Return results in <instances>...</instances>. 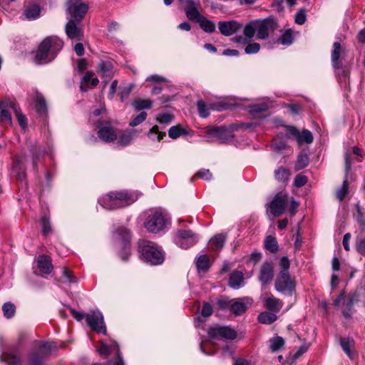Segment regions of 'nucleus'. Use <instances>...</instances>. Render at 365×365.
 <instances>
[{"label": "nucleus", "instance_id": "5", "mask_svg": "<svg viewBox=\"0 0 365 365\" xmlns=\"http://www.w3.org/2000/svg\"><path fill=\"white\" fill-rule=\"evenodd\" d=\"M169 222L168 215L161 209L155 208L148 212L144 226L148 232L157 233L165 229Z\"/></svg>", "mask_w": 365, "mask_h": 365}, {"label": "nucleus", "instance_id": "60", "mask_svg": "<svg viewBox=\"0 0 365 365\" xmlns=\"http://www.w3.org/2000/svg\"><path fill=\"white\" fill-rule=\"evenodd\" d=\"M307 182V178L303 175H297L294 180V185L297 187H300L304 186Z\"/></svg>", "mask_w": 365, "mask_h": 365}, {"label": "nucleus", "instance_id": "33", "mask_svg": "<svg viewBox=\"0 0 365 365\" xmlns=\"http://www.w3.org/2000/svg\"><path fill=\"white\" fill-rule=\"evenodd\" d=\"M40 11V7L36 4H33L24 11V14L27 19L32 20L39 17Z\"/></svg>", "mask_w": 365, "mask_h": 365}, {"label": "nucleus", "instance_id": "7", "mask_svg": "<svg viewBox=\"0 0 365 365\" xmlns=\"http://www.w3.org/2000/svg\"><path fill=\"white\" fill-rule=\"evenodd\" d=\"M174 240L180 247L187 249L197 243L198 237L191 230L180 229L177 230Z\"/></svg>", "mask_w": 365, "mask_h": 365}, {"label": "nucleus", "instance_id": "40", "mask_svg": "<svg viewBox=\"0 0 365 365\" xmlns=\"http://www.w3.org/2000/svg\"><path fill=\"white\" fill-rule=\"evenodd\" d=\"M284 345V340L281 336H277L269 339V348L273 352L277 351Z\"/></svg>", "mask_w": 365, "mask_h": 365}, {"label": "nucleus", "instance_id": "27", "mask_svg": "<svg viewBox=\"0 0 365 365\" xmlns=\"http://www.w3.org/2000/svg\"><path fill=\"white\" fill-rule=\"evenodd\" d=\"M244 281V274L240 271L232 272L229 279V284L233 289H239Z\"/></svg>", "mask_w": 365, "mask_h": 365}, {"label": "nucleus", "instance_id": "32", "mask_svg": "<svg viewBox=\"0 0 365 365\" xmlns=\"http://www.w3.org/2000/svg\"><path fill=\"white\" fill-rule=\"evenodd\" d=\"M133 135L134 133L131 130H126L121 132L120 133H118L119 145L121 146L128 145L131 143Z\"/></svg>", "mask_w": 365, "mask_h": 365}, {"label": "nucleus", "instance_id": "10", "mask_svg": "<svg viewBox=\"0 0 365 365\" xmlns=\"http://www.w3.org/2000/svg\"><path fill=\"white\" fill-rule=\"evenodd\" d=\"M88 325L95 331L106 334V327L103 314L98 310L92 311L86 315Z\"/></svg>", "mask_w": 365, "mask_h": 365}, {"label": "nucleus", "instance_id": "58", "mask_svg": "<svg viewBox=\"0 0 365 365\" xmlns=\"http://www.w3.org/2000/svg\"><path fill=\"white\" fill-rule=\"evenodd\" d=\"M279 265L281 267V270L279 273L284 272L285 274L289 273V269L290 266V262L287 257H282L279 262Z\"/></svg>", "mask_w": 365, "mask_h": 365}, {"label": "nucleus", "instance_id": "12", "mask_svg": "<svg viewBox=\"0 0 365 365\" xmlns=\"http://www.w3.org/2000/svg\"><path fill=\"white\" fill-rule=\"evenodd\" d=\"M356 300V296L354 294L349 296L345 302V293L343 292L334 300V304L336 307H340L341 304H343L344 307L342 308V314L345 318L349 319L352 314L353 306Z\"/></svg>", "mask_w": 365, "mask_h": 365}, {"label": "nucleus", "instance_id": "2", "mask_svg": "<svg viewBox=\"0 0 365 365\" xmlns=\"http://www.w3.org/2000/svg\"><path fill=\"white\" fill-rule=\"evenodd\" d=\"M136 192H111L98 200L99 204L107 210H115L128 206L138 200Z\"/></svg>", "mask_w": 365, "mask_h": 365}, {"label": "nucleus", "instance_id": "36", "mask_svg": "<svg viewBox=\"0 0 365 365\" xmlns=\"http://www.w3.org/2000/svg\"><path fill=\"white\" fill-rule=\"evenodd\" d=\"M132 104L137 111H140L143 109H149L152 106V102L148 99H135L133 101Z\"/></svg>", "mask_w": 365, "mask_h": 365}, {"label": "nucleus", "instance_id": "61", "mask_svg": "<svg viewBox=\"0 0 365 365\" xmlns=\"http://www.w3.org/2000/svg\"><path fill=\"white\" fill-rule=\"evenodd\" d=\"M15 114L20 126L23 129H25L27 125V119L26 116L21 113V110H16V113Z\"/></svg>", "mask_w": 365, "mask_h": 365}, {"label": "nucleus", "instance_id": "37", "mask_svg": "<svg viewBox=\"0 0 365 365\" xmlns=\"http://www.w3.org/2000/svg\"><path fill=\"white\" fill-rule=\"evenodd\" d=\"M265 248L272 253H275L279 250L277 241L274 237L271 235L267 237L264 241Z\"/></svg>", "mask_w": 365, "mask_h": 365}, {"label": "nucleus", "instance_id": "45", "mask_svg": "<svg viewBox=\"0 0 365 365\" xmlns=\"http://www.w3.org/2000/svg\"><path fill=\"white\" fill-rule=\"evenodd\" d=\"M348 190H349V182H348L347 179L346 178L344 180L342 185L336 191L337 199L339 201H342L345 198V197L348 192Z\"/></svg>", "mask_w": 365, "mask_h": 365}, {"label": "nucleus", "instance_id": "30", "mask_svg": "<svg viewBox=\"0 0 365 365\" xmlns=\"http://www.w3.org/2000/svg\"><path fill=\"white\" fill-rule=\"evenodd\" d=\"M340 345L343 351L351 359H354V355L351 351V349L354 346V340L350 337H341Z\"/></svg>", "mask_w": 365, "mask_h": 365}, {"label": "nucleus", "instance_id": "62", "mask_svg": "<svg viewBox=\"0 0 365 365\" xmlns=\"http://www.w3.org/2000/svg\"><path fill=\"white\" fill-rule=\"evenodd\" d=\"M232 299H220L217 302V304H218L219 307L222 309H230V310L231 307H232Z\"/></svg>", "mask_w": 365, "mask_h": 365}, {"label": "nucleus", "instance_id": "49", "mask_svg": "<svg viewBox=\"0 0 365 365\" xmlns=\"http://www.w3.org/2000/svg\"><path fill=\"white\" fill-rule=\"evenodd\" d=\"M156 119L159 123L168 125L173 120V115L170 113H163L158 114Z\"/></svg>", "mask_w": 365, "mask_h": 365}, {"label": "nucleus", "instance_id": "31", "mask_svg": "<svg viewBox=\"0 0 365 365\" xmlns=\"http://www.w3.org/2000/svg\"><path fill=\"white\" fill-rule=\"evenodd\" d=\"M225 242V236L222 234L215 235L210 240V247L212 250H221Z\"/></svg>", "mask_w": 365, "mask_h": 365}, {"label": "nucleus", "instance_id": "48", "mask_svg": "<svg viewBox=\"0 0 365 365\" xmlns=\"http://www.w3.org/2000/svg\"><path fill=\"white\" fill-rule=\"evenodd\" d=\"M1 105L2 106V108L4 109L6 108H11L14 110V112L16 113V110H20V108L16 103V101L14 99H8L6 101H1Z\"/></svg>", "mask_w": 365, "mask_h": 365}, {"label": "nucleus", "instance_id": "22", "mask_svg": "<svg viewBox=\"0 0 365 365\" xmlns=\"http://www.w3.org/2000/svg\"><path fill=\"white\" fill-rule=\"evenodd\" d=\"M98 72L106 78H111L115 74L114 63L109 59L101 60L98 66Z\"/></svg>", "mask_w": 365, "mask_h": 365}, {"label": "nucleus", "instance_id": "24", "mask_svg": "<svg viewBox=\"0 0 365 365\" xmlns=\"http://www.w3.org/2000/svg\"><path fill=\"white\" fill-rule=\"evenodd\" d=\"M26 157L24 155L17 156L14 160L13 169L16 174L17 178L21 181L26 179V173L24 170V163Z\"/></svg>", "mask_w": 365, "mask_h": 365}, {"label": "nucleus", "instance_id": "17", "mask_svg": "<svg viewBox=\"0 0 365 365\" xmlns=\"http://www.w3.org/2000/svg\"><path fill=\"white\" fill-rule=\"evenodd\" d=\"M218 27L222 35L230 36L236 34L242 28V24L234 20L220 21Z\"/></svg>", "mask_w": 365, "mask_h": 365}, {"label": "nucleus", "instance_id": "42", "mask_svg": "<svg viewBox=\"0 0 365 365\" xmlns=\"http://www.w3.org/2000/svg\"><path fill=\"white\" fill-rule=\"evenodd\" d=\"M309 164V157L304 153H300L296 162L295 169L299 170L306 168Z\"/></svg>", "mask_w": 365, "mask_h": 365}, {"label": "nucleus", "instance_id": "57", "mask_svg": "<svg viewBox=\"0 0 365 365\" xmlns=\"http://www.w3.org/2000/svg\"><path fill=\"white\" fill-rule=\"evenodd\" d=\"M147 118V113L145 111H142L138 115H136L129 123L132 127H135L143 123Z\"/></svg>", "mask_w": 365, "mask_h": 365}, {"label": "nucleus", "instance_id": "6", "mask_svg": "<svg viewBox=\"0 0 365 365\" xmlns=\"http://www.w3.org/2000/svg\"><path fill=\"white\" fill-rule=\"evenodd\" d=\"M56 348V345L53 342H38L36 349L31 353V365H43L46 357Z\"/></svg>", "mask_w": 365, "mask_h": 365}, {"label": "nucleus", "instance_id": "59", "mask_svg": "<svg viewBox=\"0 0 365 365\" xmlns=\"http://www.w3.org/2000/svg\"><path fill=\"white\" fill-rule=\"evenodd\" d=\"M260 45L258 43H249L245 48L247 54H255L259 52Z\"/></svg>", "mask_w": 365, "mask_h": 365}, {"label": "nucleus", "instance_id": "43", "mask_svg": "<svg viewBox=\"0 0 365 365\" xmlns=\"http://www.w3.org/2000/svg\"><path fill=\"white\" fill-rule=\"evenodd\" d=\"M274 175L277 180L285 182L289 178V170L283 167H280L274 171Z\"/></svg>", "mask_w": 365, "mask_h": 365}, {"label": "nucleus", "instance_id": "35", "mask_svg": "<svg viewBox=\"0 0 365 365\" xmlns=\"http://www.w3.org/2000/svg\"><path fill=\"white\" fill-rule=\"evenodd\" d=\"M277 317L275 314L268 312H264L258 316V320L260 323L270 324L275 322Z\"/></svg>", "mask_w": 365, "mask_h": 365}, {"label": "nucleus", "instance_id": "15", "mask_svg": "<svg viewBox=\"0 0 365 365\" xmlns=\"http://www.w3.org/2000/svg\"><path fill=\"white\" fill-rule=\"evenodd\" d=\"M65 31L67 36L71 39L81 40L83 36L82 23L73 19H68Z\"/></svg>", "mask_w": 365, "mask_h": 365}, {"label": "nucleus", "instance_id": "39", "mask_svg": "<svg viewBox=\"0 0 365 365\" xmlns=\"http://www.w3.org/2000/svg\"><path fill=\"white\" fill-rule=\"evenodd\" d=\"M148 136L152 140L160 141L161 139L163 138L164 136H165V132L160 131L158 125H154L150 130Z\"/></svg>", "mask_w": 365, "mask_h": 365}, {"label": "nucleus", "instance_id": "50", "mask_svg": "<svg viewBox=\"0 0 365 365\" xmlns=\"http://www.w3.org/2000/svg\"><path fill=\"white\" fill-rule=\"evenodd\" d=\"M197 106L201 118H207L210 115L209 108L202 100L197 101Z\"/></svg>", "mask_w": 365, "mask_h": 365}, {"label": "nucleus", "instance_id": "1", "mask_svg": "<svg viewBox=\"0 0 365 365\" xmlns=\"http://www.w3.org/2000/svg\"><path fill=\"white\" fill-rule=\"evenodd\" d=\"M63 41L56 36L46 38L39 45L34 56L36 64H44L53 61L63 47Z\"/></svg>", "mask_w": 365, "mask_h": 365}, {"label": "nucleus", "instance_id": "47", "mask_svg": "<svg viewBox=\"0 0 365 365\" xmlns=\"http://www.w3.org/2000/svg\"><path fill=\"white\" fill-rule=\"evenodd\" d=\"M36 110L38 113H45L46 112V104L43 96L38 95L36 99Z\"/></svg>", "mask_w": 365, "mask_h": 365}, {"label": "nucleus", "instance_id": "11", "mask_svg": "<svg viewBox=\"0 0 365 365\" xmlns=\"http://www.w3.org/2000/svg\"><path fill=\"white\" fill-rule=\"evenodd\" d=\"M287 200L288 197L287 194L278 192L269 203V209L270 213L274 217L282 215L284 211Z\"/></svg>", "mask_w": 365, "mask_h": 365}, {"label": "nucleus", "instance_id": "53", "mask_svg": "<svg viewBox=\"0 0 365 365\" xmlns=\"http://www.w3.org/2000/svg\"><path fill=\"white\" fill-rule=\"evenodd\" d=\"M63 282L66 283H76L78 282L77 278L66 267L63 268Z\"/></svg>", "mask_w": 365, "mask_h": 365}, {"label": "nucleus", "instance_id": "3", "mask_svg": "<svg viewBox=\"0 0 365 365\" xmlns=\"http://www.w3.org/2000/svg\"><path fill=\"white\" fill-rule=\"evenodd\" d=\"M200 4L199 0H186V8L185 9L186 16L190 21L198 23L205 32L213 33L215 31V24L200 14L198 11Z\"/></svg>", "mask_w": 365, "mask_h": 365}, {"label": "nucleus", "instance_id": "16", "mask_svg": "<svg viewBox=\"0 0 365 365\" xmlns=\"http://www.w3.org/2000/svg\"><path fill=\"white\" fill-rule=\"evenodd\" d=\"M0 361L6 365H21V361L19 350L11 347L8 351H3L0 355Z\"/></svg>", "mask_w": 365, "mask_h": 365}, {"label": "nucleus", "instance_id": "25", "mask_svg": "<svg viewBox=\"0 0 365 365\" xmlns=\"http://www.w3.org/2000/svg\"><path fill=\"white\" fill-rule=\"evenodd\" d=\"M37 265L38 269L45 274H50L53 269L51 259L44 255L38 257Z\"/></svg>", "mask_w": 365, "mask_h": 365}, {"label": "nucleus", "instance_id": "20", "mask_svg": "<svg viewBox=\"0 0 365 365\" xmlns=\"http://www.w3.org/2000/svg\"><path fill=\"white\" fill-rule=\"evenodd\" d=\"M116 239L122 241L124 245L125 253L120 255L123 260H127L129 256V250L127 245L130 241V235L128 230L125 227L119 228L115 233Z\"/></svg>", "mask_w": 365, "mask_h": 365}, {"label": "nucleus", "instance_id": "64", "mask_svg": "<svg viewBox=\"0 0 365 365\" xmlns=\"http://www.w3.org/2000/svg\"><path fill=\"white\" fill-rule=\"evenodd\" d=\"M356 250L360 254L365 255V236L358 240Z\"/></svg>", "mask_w": 365, "mask_h": 365}, {"label": "nucleus", "instance_id": "34", "mask_svg": "<svg viewBox=\"0 0 365 365\" xmlns=\"http://www.w3.org/2000/svg\"><path fill=\"white\" fill-rule=\"evenodd\" d=\"M210 259L207 255H200L196 261V267L198 271L207 272L210 268Z\"/></svg>", "mask_w": 365, "mask_h": 365}, {"label": "nucleus", "instance_id": "52", "mask_svg": "<svg viewBox=\"0 0 365 365\" xmlns=\"http://www.w3.org/2000/svg\"><path fill=\"white\" fill-rule=\"evenodd\" d=\"M41 224L42 227V233L43 235H48L51 232V227L48 217L43 216L41 220Z\"/></svg>", "mask_w": 365, "mask_h": 365}, {"label": "nucleus", "instance_id": "38", "mask_svg": "<svg viewBox=\"0 0 365 365\" xmlns=\"http://www.w3.org/2000/svg\"><path fill=\"white\" fill-rule=\"evenodd\" d=\"M313 141V135L312 133L304 129L301 133L299 132V137L297 138V142L300 145L303 143H311Z\"/></svg>", "mask_w": 365, "mask_h": 365}, {"label": "nucleus", "instance_id": "56", "mask_svg": "<svg viewBox=\"0 0 365 365\" xmlns=\"http://www.w3.org/2000/svg\"><path fill=\"white\" fill-rule=\"evenodd\" d=\"M91 77H93L91 72L86 73L83 77L80 84V89L82 92H86L88 91V83L90 82Z\"/></svg>", "mask_w": 365, "mask_h": 365}, {"label": "nucleus", "instance_id": "23", "mask_svg": "<svg viewBox=\"0 0 365 365\" xmlns=\"http://www.w3.org/2000/svg\"><path fill=\"white\" fill-rule=\"evenodd\" d=\"M344 52V49L339 42H334L331 52V61L332 66L335 70L340 69L342 67V63L340 61V57Z\"/></svg>", "mask_w": 365, "mask_h": 365}, {"label": "nucleus", "instance_id": "55", "mask_svg": "<svg viewBox=\"0 0 365 365\" xmlns=\"http://www.w3.org/2000/svg\"><path fill=\"white\" fill-rule=\"evenodd\" d=\"M284 128L287 130L286 137L287 138H294L297 140V138L299 137V131L298 129L292 125H287Z\"/></svg>", "mask_w": 365, "mask_h": 365}, {"label": "nucleus", "instance_id": "26", "mask_svg": "<svg viewBox=\"0 0 365 365\" xmlns=\"http://www.w3.org/2000/svg\"><path fill=\"white\" fill-rule=\"evenodd\" d=\"M235 126L231 125L230 130L225 127H219L214 130V134L223 142L227 141L232 138V132L235 130Z\"/></svg>", "mask_w": 365, "mask_h": 365}, {"label": "nucleus", "instance_id": "8", "mask_svg": "<svg viewBox=\"0 0 365 365\" xmlns=\"http://www.w3.org/2000/svg\"><path fill=\"white\" fill-rule=\"evenodd\" d=\"M275 289L284 294H292L295 290L294 282L291 279L289 273H279L275 281Z\"/></svg>", "mask_w": 365, "mask_h": 365}, {"label": "nucleus", "instance_id": "19", "mask_svg": "<svg viewBox=\"0 0 365 365\" xmlns=\"http://www.w3.org/2000/svg\"><path fill=\"white\" fill-rule=\"evenodd\" d=\"M274 278V267L270 262H264L259 271V280L262 284H269Z\"/></svg>", "mask_w": 365, "mask_h": 365}, {"label": "nucleus", "instance_id": "28", "mask_svg": "<svg viewBox=\"0 0 365 365\" xmlns=\"http://www.w3.org/2000/svg\"><path fill=\"white\" fill-rule=\"evenodd\" d=\"M264 303L266 308L274 312H279L283 304L281 300L272 296L266 297L264 299Z\"/></svg>", "mask_w": 365, "mask_h": 365}, {"label": "nucleus", "instance_id": "14", "mask_svg": "<svg viewBox=\"0 0 365 365\" xmlns=\"http://www.w3.org/2000/svg\"><path fill=\"white\" fill-rule=\"evenodd\" d=\"M257 38L258 39H266L270 31H273L276 27V23L270 19L256 20Z\"/></svg>", "mask_w": 365, "mask_h": 365}, {"label": "nucleus", "instance_id": "18", "mask_svg": "<svg viewBox=\"0 0 365 365\" xmlns=\"http://www.w3.org/2000/svg\"><path fill=\"white\" fill-rule=\"evenodd\" d=\"M98 127L99 128L98 131V137L103 141L111 143L117 139L118 133L110 124L98 125Z\"/></svg>", "mask_w": 365, "mask_h": 365}, {"label": "nucleus", "instance_id": "4", "mask_svg": "<svg viewBox=\"0 0 365 365\" xmlns=\"http://www.w3.org/2000/svg\"><path fill=\"white\" fill-rule=\"evenodd\" d=\"M139 248L141 257L145 262L151 265H158L164 262V252L155 242L140 241L139 242Z\"/></svg>", "mask_w": 365, "mask_h": 365}, {"label": "nucleus", "instance_id": "63", "mask_svg": "<svg viewBox=\"0 0 365 365\" xmlns=\"http://www.w3.org/2000/svg\"><path fill=\"white\" fill-rule=\"evenodd\" d=\"M213 312L212 307L209 303H205L202 306L201 314L204 317H208L212 315Z\"/></svg>", "mask_w": 365, "mask_h": 365}, {"label": "nucleus", "instance_id": "44", "mask_svg": "<svg viewBox=\"0 0 365 365\" xmlns=\"http://www.w3.org/2000/svg\"><path fill=\"white\" fill-rule=\"evenodd\" d=\"M272 147L274 150L277 151L282 150L287 147V143L282 139V135H277L274 139Z\"/></svg>", "mask_w": 365, "mask_h": 365}, {"label": "nucleus", "instance_id": "13", "mask_svg": "<svg viewBox=\"0 0 365 365\" xmlns=\"http://www.w3.org/2000/svg\"><path fill=\"white\" fill-rule=\"evenodd\" d=\"M207 334L210 339L225 338L232 340L237 337L235 330L229 327H212L209 329Z\"/></svg>", "mask_w": 365, "mask_h": 365}, {"label": "nucleus", "instance_id": "51", "mask_svg": "<svg viewBox=\"0 0 365 365\" xmlns=\"http://www.w3.org/2000/svg\"><path fill=\"white\" fill-rule=\"evenodd\" d=\"M283 45H291L293 42V37L290 30H287L278 40Z\"/></svg>", "mask_w": 365, "mask_h": 365}, {"label": "nucleus", "instance_id": "21", "mask_svg": "<svg viewBox=\"0 0 365 365\" xmlns=\"http://www.w3.org/2000/svg\"><path fill=\"white\" fill-rule=\"evenodd\" d=\"M252 300L250 298L232 299L230 311L235 315H241L247 309V304H251Z\"/></svg>", "mask_w": 365, "mask_h": 365}, {"label": "nucleus", "instance_id": "9", "mask_svg": "<svg viewBox=\"0 0 365 365\" xmlns=\"http://www.w3.org/2000/svg\"><path fill=\"white\" fill-rule=\"evenodd\" d=\"M88 9L87 4L78 3L76 0H69L67 3V12L69 14L68 19L81 22Z\"/></svg>", "mask_w": 365, "mask_h": 365}, {"label": "nucleus", "instance_id": "29", "mask_svg": "<svg viewBox=\"0 0 365 365\" xmlns=\"http://www.w3.org/2000/svg\"><path fill=\"white\" fill-rule=\"evenodd\" d=\"M256 20L249 22L244 28V42L247 43L250 41L254 37L255 34H257L256 30Z\"/></svg>", "mask_w": 365, "mask_h": 365}, {"label": "nucleus", "instance_id": "54", "mask_svg": "<svg viewBox=\"0 0 365 365\" xmlns=\"http://www.w3.org/2000/svg\"><path fill=\"white\" fill-rule=\"evenodd\" d=\"M184 133V130L179 126H172L168 130V135L173 139H176Z\"/></svg>", "mask_w": 365, "mask_h": 365}, {"label": "nucleus", "instance_id": "41", "mask_svg": "<svg viewBox=\"0 0 365 365\" xmlns=\"http://www.w3.org/2000/svg\"><path fill=\"white\" fill-rule=\"evenodd\" d=\"M2 311L4 313V316L7 319H10L13 317L15 314L16 307L11 302H7L4 303V305L2 306Z\"/></svg>", "mask_w": 365, "mask_h": 365}, {"label": "nucleus", "instance_id": "46", "mask_svg": "<svg viewBox=\"0 0 365 365\" xmlns=\"http://www.w3.org/2000/svg\"><path fill=\"white\" fill-rule=\"evenodd\" d=\"M0 109V123L3 125H11L12 118L9 112L4 108Z\"/></svg>", "mask_w": 365, "mask_h": 365}]
</instances>
